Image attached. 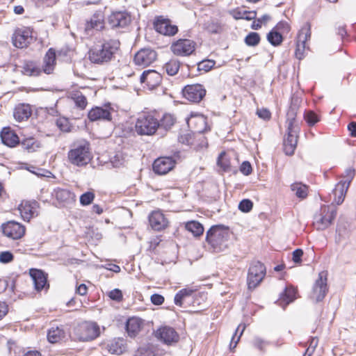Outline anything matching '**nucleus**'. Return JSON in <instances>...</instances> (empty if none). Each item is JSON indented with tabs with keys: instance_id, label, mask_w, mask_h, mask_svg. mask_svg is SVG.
Instances as JSON below:
<instances>
[{
	"instance_id": "1",
	"label": "nucleus",
	"mask_w": 356,
	"mask_h": 356,
	"mask_svg": "<svg viewBox=\"0 0 356 356\" xmlns=\"http://www.w3.org/2000/svg\"><path fill=\"white\" fill-rule=\"evenodd\" d=\"M120 42L115 40L104 41L92 46L88 52L89 60L94 64L104 65L110 62L120 49Z\"/></svg>"
},
{
	"instance_id": "2",
	"label": "nucleus",
	"mask_w": 356,
	"mask_h": 356,
	"mask_svg": "<svg viewBox=\"0 0 356 356\" xmlns=\"http://www.w3.org/2000/svg\"><path fill=\"white\" fill-rule=\"evenodd\" d=\"M160 113L156 110L145 109L138 113L134 129L139 136H154L159 129Z\"/></svg>"
},
{
	"instance_id": "3",
	"label": "nucleus",
	"mask_w": 356,
	"mask_h": 356,
	"mask_svg": "<svg viewBox=\"0 0 356 356\" xmlns=\"http://www.w3.org/2000/svg\"><path fill=\"white\" fill-rule=\"evenodd\" d=\"M286 131L283 140V149L288 156L293 155L296 149L300 128L297 120V113L293 108L286 114Z\"/></svg>"
},
{
	"instance_id": "4",
	"label": "nucleus",
	"mask_w": 356,
	"mask_h": 356,
	"mask_svg": "<svg viewBox=\"0 0 356 356\" xmlns=\"http://www.w3.org/2000/svg\"><path fill=\"white\" fill-rule=\"evenodd\" d=\"M73 334L79 341L87 342L97 339L101 334V328L97 322L84 321L74 328Z\"/></svg>"
},
{
	"instance_id": "5",
	"label": "nucleus",
	"mask_w": 356,
	"mask_h": 356,
	"mask_svg": "<svg viewBox=\"0 0 356 356\" xmlns=\"http://www.w3.org/2000/svg\"><path fill=\"white\" fill-rule=\"evenodd\" d=\"M231 235L229 227L217 225L212 226L207 232L206 241L213 249L225 246Z\"/></svg>"
},
{
	"instance_id": "6",
	"label": "nucleus",
	"mask_w": 356,
	"mask_h": 356,
	"mask_svg": "<svg viewBox=\"0 0 356 356\" xmlns=\"http://www.w3.org/2000/svg\"><path fill=\"white\" fill-rule=\"evenodd\" d=\"M266 275V268L259 261L250 263L247 274V286L248 290L252 291L258 287Z\"/></svg>"
},
{
	"instance_id": "7",
	"label": "nucleus",
	"mask_w": 356,
	"mask_h": 356,
	"mask_svg": "<svg viewBox=\"0 0 356 356\" xmlns=\"http://www.w3.org/2000/svg\"><path fill=\"white\" fill-rule=\"evenodd\" d=\"M337 209L331 205L321 206L319 213L316 214L313 225L317 230H325L332 225L337 216Z\"/></svg>"
},
{
	"instance_id": "8",
	"label": "nucleus",
	"mask_w": 356,
	"mask_h": 356,
	"mask_svg": "<svg viewBox=\"0 0 356 356\" xmlns=\"http://www.w3.org/2000/svg\"><path fill=\"white\" fill-rule=\"evenodd\" d=\"M311 35V24L307 22L299 30L296 39L294 54L298 60H302L305 58L306 51L309 49L307 42L310 40Z\"/></svg>"
},
{
	"instance_id": "9",
	"label": "nucleus",
	"mask_w": 356,
	"mask_h": 356,
	"mask_svg": "<svg viewBox=\"0 0 356 356\" xmlns=\"http://www.w3.org/2000/svg\"><path fill=\"white\" fill-rule=\"evenodd\" d=\"M67 156L70 162L74 165L78 166L86 165L91 160L89 143L85 142L70 150Z\"/></svg>"
},
{
	"instance_id": "10",
	"label": "nucleus",
	"mask_w": 356,
	"mask_h": 356,
	"mask_svg": "<svg viewBox=\"0 0 356 356\" xmlns=\"http://www.w3.org/2000/svg\"><path fill=\"white\" fill-rule=\"evenodd\" d=\"M33 40V29L30 26L17 27L11 37L13 46L18 49L28 47Z\"/></svg>"
},
{
	"instance_id": "11",
	"label": "nucleus",
	"mask_w": 356,
	"mask_h": 356,
	"mask_svg": "<svg viewBox=\"0 0 356 356\" xmlns=\"http://www.w3.org/2000/svg\"><path fill=\"white\" fill-rule=\"evenodd\" d=\"M152 334L158 341L167 346H172L179 341V333L170 325H163L158 327Z\"/></svg>"
},
{
	"instance_id": "12",
	"label": "nucleus",
	"mask_w": 356,
	"mask_h": 356,
	"mask_svg": "<svg viewBox=\"0 0 356 356\" xmlns=\"http://www.w3.org/2000/svg\"><path fill=\"white\" fill-rule=\"evenodd\" d=\"M186 121L192 132L202 134L210 131L207 118L202 113L191 112L189 116L186 118Z\"/></svg>"
},
{
	"instance_id": "13",
	"label": "nucleus",
	"mask_w": 356,
	"mask_h": 356,
	"mask_svg": "<svg viewBox=\"0 0 356 356\" xmlns=\"http://www.w3.org/2000/svg\"><path fill=\"white\" fill-rule=\"evenodd\" d=\"M3 235L11 240H19L26 234V227L15 220H9L1 226Z\"/></svg>"
},
{
	"instance_id": "14",
	"label": "nucleus",
	"mask_w": 356,
	"mask_h": 356,
	"mask_svg": "<svg viewBox=\"0 0 356 356\" xmlns=\"http://www.w3.org/2000/svg\"><path fill=\"white\" fill-rule=\"evenodd\" d=\"M327 275L328 273L325 270L320 272L314 284L311 297L316 302L322 301L328 292Z\"/></svg>"
},
{
	"instance_id": "15",
	"label": "nucleus",
	"mask_w": 356,
	"mask_h": 356,
	"mask_svg": "<svg viewBox=\"0 0 356 356\" xmlns=\"http://www.w3.org/2000/svg\"><path fill=\"white\" fill-rule=\"evenodd\" d=\"M206 94L205 87L200 83L188 84L182 89L184 98L191 103H200L204 98Z\"/></svg>"
},
{
	"instance_id": "16",
	"label": "nucleus",
	"mask_w": 356,
	"mask_h": 356,
	"mask_svg": "<svg viewBox=\"0 0 356 356\" xmlns=\"http://www.w3.org/2000/svg\"><path fill=\"white\" fill-rule=\"evenodd\" d=\"M196 43L189 39H179L173 42L170 45V51L172 53L181 57L188 56L195 51Z\"/></svg>"
},
{
	"instance_id": "17",
	"label": "nucleus",
	"mask_w": 356,
	"mask_h": 356,
	"mask_svg": "<svg viewBox=\"0 0 356 356\" xmlns=\"http://www.w3.org/2000/svg\"><path fill=\"white\" fill-rule=\"evenodd\" d=\"M153 26L157 33L165 36H174L179 31L177 25L173 24L170 19L162 15L154 18Z\"/></svg>"
},
{
	"instance_id": "18",
	"label": "nucleus",
	"mask_w": 356,
	"mask_h": 356,
	"mask_svg": "<svg viewBox=\"0 0 356 356\" xmlns=\"http://www.w3.org/2000/svg\"><path fill=\"white\" fill-rule=\"evenodd\" d=\"M157 56L155 50L151 48H143L136 53L134 63L136 65L145 68L154 63L157 59Z\"/></svg>"
},
{
	"instance_id": "19",
	"label": "nucleus",
	"mask_w": 356,
	"mask_h": 356,
	"mask_svg": "<svg viewBox=\"0 0 356 356\" xmlns=\"http://www.w3.org/2000/svg\"><path fill=\"white\" fill-rule=\"evenodd\" d=\"M39 204L35 200H24L18 206V211L21 218L24 220L29 222L31 219L36 217L39 212Z\"/></svg>"
},
{
	"instance_id": "20",
	"label": "nucleus",
	"mask_w": 356,
	"mask_h": 356,
	"mask_svg": "<svg viewBox=\"0 0 356 356\" xmlns=\"http://www.w3.org/2000/svg\"><path fill=\"white\" fill-rule=\"evenodd\" d=\"M148 221L151 228L156 232L165 230L170 226V221L163 211L156 209L148 216Z\"/></svg>"
},
{
	"instance_id": "21",
	"label": "nucleus",
	"mask_w": 356,
	"mask_h": 356,
	"mask_svg": "<svg viewBox=\"0 0 356 356\" xmlns=\"http://www.w3.org/2000/svg\"><path fill=\"white\" fill-rule=\"evenodd\" d=\"M176 165V161L172 156H160L152 163L153 172L158 175H165L172 170Z\"/></svg>"
},
{
	"instance_id": "22",
	"label": "nucleus",
	"mask_w": 356,
	"mask_h": 356,
	"mask_svg": "<svg viewBox=\"0 0 356 356\" xmlns=\"http://www.w3.org/2000/svg\"><path fill=\"white\" fill-rule=\"evenodd\" d=\"M238 162L237 155L222 151L217 159L216 164L223 172H230L236 167Z\"/></svg>"
},
{
	"instance_id": "23",
	"label": "nucleus",
	"mask_w": 356,
	"mask_h": 356,
	"mask_svg": "<svg viewBox=\"0 0 356 356\" xmlns=\"http://www.w3.org/2000/svg\"><path fill=\"white\" fill-rule=\"evenodd\" d=\"M140 79L144 88L152 90L161 84L163 76L156 70H148L143 72Z\"/></svg>"
},
{
	"instance_id": "24",
	"label": "nucleus",
	"mask_w": 356,
	"mask_h": 356,
	"mask_svg": "<svg viewBox=\"0 0 356 356\" xmlns=\"http://www.w3.org/2000/svg\"><path fill=\"white\" fill-rule=\"evenodd\" d=\"M145 325V320L138 316L129 317L125 323V331L130 338H135L143 330Z\"/></svg>"
},
{
	"instance_id": "25",
	"label": "nucleus",
	"mask_w": 356,
	"mask_h": 356,
	"mask_svg": "<svg viewBox=\"0 0 356 356\" xmlns=\"http://www.w3.org/2000/svg\"><path fill=\"white\" fill-rule=\"evenodd\" d=\"M105 26V15L102 10L95 11L90 19L85 24V31L87 33L93 30L102 31Z\"/></svg>"
},
{
	"instance_id": "26",
	"label": "nucleus",
	"mask_w": 356,
	"mask_h": 356,
	"mask_svg": "<svg viewBox=\"0 0 356 356\" xmlns=\"http://www.w3.org/2000/svg\"><path fill=\"white\" fill-rule=\"evenodd\" d=\"M108 20L113 28L125 27L131 23V17L126 11H114L109 15Z\"/></svg>"
},
{
	"instance_id": "27",
	"label": "nucleus",
	"mask_w": 356,
	"mask_h": 356,
	"mask_svg": "<svg viewBox=\"0 0 356 356\" xmlns=\"http://www.w3.org/2000/svg\"><path fill=\"white\" fill-rule=\"evenodd\" d=\"M0 138L2 143L10 148L17 147L20 139L17 133L10 127H4L0 131Z\"/></svg>"
},
{
	"instance_id": "28",
	"label": "nucleus",
	"mask_w": 356,
	"mask_h": 356,
	"mask_svg": "<svg viewBox=\"0 0 356 356\" xmlns=\"http://www.w3.org/2000/svg\"><path fill=\"white\" fill-rule=\"evenodd\" d=\"M32 113L33 106L29 104H18L13 109V118L18 122L28 121Z\"/></svg>"
},
{
	"instance_id": "29",
	"label": "nucleus",
	"mask_w": 356,
	"mask_h": 356,
	"mask_svg": "<svg viewBox=\"0 0 356 356\" xmlns=\"http://www.w3.org/2000/svg\"><path fill=\"white\" fill-rule=\"evenodd\" d=\"M111 110L112 108L110 107L95 106L89 111L88 118L92 122L97 120L111 121L112 120Z\"/></svg>"
},
{
	"instance_id": "30",
	"label": "nucleus",
	"mask_w": 356,
	"mask_h": 356,
	"mask_svg": "<svg viewBox=\"0 0 356 356\" xmlns=\"http://www.w3.org/2000/svg\"><path fill=\"white\" fill-rule=\"evenodd\" d=\"M277 29L290 30V26L287 22H281L277 24L275 29H273L266 35L267 40L275 47L280 46L283 42V36Z\"/></svg>"
},
{
	"instance_id": "31",
	"label": "nucleus",
	"mask_w": 356,
	"mask_h": 356,
	"mask_svg": "<svg viewBox=\"0 0 356 356\" xmlns=\"http://www.w3.org/2000/svg\"><path fill=\"white\" fill-rule=\"evenodd\" d=\"M297 288L291 285L287 286L284 289V291L280 293L277 302L280 306L285 307L297 299Z\"/></svg>"
},
{
	"instance_id": "32",
	"label": "nucleus",
	"mask_w": 356,
	"mask_h": 356,
	"mask_svg": "<svg viewBox=\"0 0 356 356\" xmlns=\"http://www.w3.org/2000/svg\"><path fill=\"white\" fill-rule=\"evenodd\" d=\"M52 197L58 204H65L75 201V195L71 191L58 188L52 193Z\"/></svg>"
},
{
	"instance_id": "33",
	"label": "nucleus",
	"mask_w": 356,
	"mask_h": 356,
	"mask_svg": "<svg viewBox=\"0 0 356 356\" xmlns=\"http://www.w3.org/2000/svg\"><path fill=\"white\" fill-rule=\"evenodd\" d=\"M29 274L33 282L35 290L40 292L44 288V271L40 269L32 268L29 270Z\"/></svg>"
},
{
	"instance_id": "34",
	"label": "nucleus",
	"mask_w": 356,
	"mask_h": 356,
	"mask_svg": "<svg viewBox=\"0 0 356 356\" xmlns=\"http://www.w3.org/2000/svg\"><path fill=\"white\" fill-rule=\"evenodd\" d=\"M126 341L123 338H114L107 344V350L111 354L121 355L126 350Z\"/></svg>"
},
{
	"instance_id": "35",
	"label": "nucleus",
	"mask_w": 356,
	"mask_h": 356,
	"mask_svg": "<svg viewBox=\"0 0 356 356\" xmlns=\"http://www.w3.org/2000/svg\"><path fill=\"white\" fill-rule=\"evenodd\" d=\"M229 13L236 20L245 19L250 21L257 17V12L255 10H246L243 7H237L232 9Z\"/></svg>"
},
{
	"instance_id": "36",
	"label": "nucleus",
	"mask_w": 356,
	"mask_h": 356,
	"mask_svg": "<svg viewBox=\"0 0 356 356\" xmlns=\"http://www.w3.org/2000/svg\"><path fill=\"white\" fill-rule=\"evenodd\" d=\"M349 186L346 183H342L339 181L336 185L332 191V193L334 195V202L337 205L341 204L344 201L345 197L346 195V193Z\"/></svg>"
},
{
	"instance_id": "37",
	"label": "nucleus",
	"mask_w": 356,
	"mask_h": 356,
	"mask_svg": "<svg viewBox=\"0 0 356 356\" xmlns=\"http://www.w3.org/2000/svg\"><path fill=\"white\" fill-rule=\"evenodd\" d=\"M196 291L197 289H193L192 287H186L179 290L175 296V304L180 307H183L184 301L186 298L191 296Z\"/></svg>"
},
{
	"instance_id": "38",
	"label": "nucleus",
	"mask_w": 356,
	"mask_h": 356,
	"mask_svg": "<svg viewBox=\"0 0 356 356\" xmlns=\"http://www.w3.org/2000/svg\"><path fill=\"white\" fill-rule=\"evenodd\" d=\"M177 122V118L172 113H164L160 115V121L159 120V129L163 128L165 130L170 129Z\"/></svg>"
},
{
	"instance_id": "39",
	"label": "nucleus",
	"mask_w": 356,
	"mask_h": 356,
	"mask_svg": "<svg viewBox=\"0 0 356 356\" xmlns=\"http://www.w3.org/2000/svg\"><path fill=\"white\" fill-rule=\"evenodd\" d=\"M47 124L49 127H53L54 124H56L59 130L63 132H68L70 131L71 128L69 120L67 118L63 117H59L56 120L49 119L47 120Z\"/></svg>"
},
{
	"instance_id": "40",
	"label": "nucleus",
	"mask_w": 356,
	"mask_h": 356,
	"mask_svg": "<svg viewBox=\"0 0 356 356\" xmlns=\"http://www.w3.org/2000/svg\"><path fill=\"white\" fill-rule=\"evenodd\" d=\"M47 339L51 343L60 342L65 337V332L63 329L52 327L47 333Z\"/></svg>"
},
{
	"instance_id": "41",
	"label": "nucleus",
	"mask_w": 356,
	"mask_h": 356,
	"mask_svg": "<svg viewBox=\"0 0 356 356\" xmlns=\"http://www.w3.org/2000/svg\"><path fill=\"white\" fill-rule=\"evenodd\" d=\"M22 73L27 76H38L41 73L40 68L33 61H26L22 67Z\"/></svg>"
},
{
	"instance_id": "42",
	"label": "nucleus",
	"mask_w": 356,
	"mask_h": 356,
	"mask_svg": "<svg viewBox=\"0 0 356 356\" xmlns=\"http://www.w3.org/2000/svg\"><path fill=\"white\" fill-rule=\"evenodd\" d=\"M291 189L295 193L296 195L298 198L305 199L308 195V186L300 182H296L292 184L291 185Z\"/></svg>"
},
{
	"instance_id": "43",
	"label": "nucleus",
	"mask_w": 356,
	"mask_h": 356,
	"mask_svg": "<svg viewBox=\"0 0 356 356\" xmlns=\"http://www.w3.org/2000/svg\"><path fill=\"white\" fill-rule=\"evenodd\" d=\"M181 63L175 58L169 60L163 66V69L169 76L176 75L180 68Z\"/></svg>"
},
{
	"instance_id": "44",
	"label": "nucleus",
	"mask_w": 356,
	"mask_h": 356,
	"mask_svg": "<svg viewBox=\"0 0 356 356\" xmlns=\"http://www.w3.org/2000/svg\"><path fill=\"white\" fill-rule=\"evenodd\" d=\"M303 118L309 127H314L321 121V117L314 111L307 110L304 112Z\"/></svg>"
},
{
	"instance_id": "45",
	"label": "nucleus",
	"mask_w": 356,
	"mask_h": 356,
	"mask_svg": "<svg viewBox=\"0 0 356 356\" xmlns=\"http://www.w3.org/2000/svg\"><path fill=\"white\" fill-rule=\"evenodd\" d=\"M56 65V51L50 48L46 53V74H50Z\"/></svg>"
},
{
	"instance_id": "46",
	"label": "nucleus",
	"mask_w": 356,
	"mask_h": 356,
	"mask_svg": "<svg viewBox=\"0 0 356 356\" xmlns=\"http://www.w3.org/2000/svg\"><path fill=\"white\" fill-rule=\"evenodd\" d=\"M71 98L79 109L84 110L86 108L88 105L87 99L81 92H74L71 95Z\"/></svg>"
},
{
	"instance_id": "47",
	"label": "nucleus",
	"mask_w": 356,
	"mask_h": 356,
	"mask_svg": "<svg viewBox=\"0 0 356 356\" xmlns=\"http://www.w3.org/2000/svg\"><path fill=\"white\" fill-rule=\"evenodd\" d=\"M186 229L191 232L195 236H200L204 233V227L201 223L197 221L188 222L185 226Z\"/></svg>"
},
{
	"instance_id": "48",
	"label": "nucleus",
	"mask_w": 356,
	"mask_h": 356,
	"mask_svg": "<svg viewBox=\"0 0 356 356\" xmlns=\"http://www.w3.org/2000/svg\"><path fill=\"white\" fill-rule=\"evenodd\" d=\"M261 41V37L257 32H250L245 38V43L250 47L257 46Z\"/></svg>"
},
{
	"instance_id": "49",
	"label": "nucleus",
	"mask_w": 356,
	"mask_h": 356,
	"mask_svg": "<svg viewBox=\"0 0 356 356\" xmlns=\"http://www.w3.org/2000/svg\"><path fill=\"white\" fill-rule=\"evenodd\" d=\"M194 132L186 131L181 134L178 137L179 143L186 145H192L194 143Z\"/></svg>"
},
{
	"instance_id": "50",
	"label": "nucleus",
	"mask_w": 356,
	"mask_h": 356,
	"mask_svg": "<svg viewBox=\"0 0 356 356\" xmlns=\"http://www.w3.org/2000/svg\"><path fill=\"white\" fill-rule=\"evenodd\" d=\"M246 327L245 324H239L238 327L236 328V332L234 335L232 337L231 343H230V348H236L238 342L240 340V338L241 335L243 334L245 329Z\"/></svg>"
},
{
	"instance_id": "51",
	"label": "nucleus",
	"mask_w": 356,
	"mask_h": 356,
	"mask_svg": "<svg viewBox=\"0 0 356 356\" xmlns=\"http://www.w3.org/2000/svg\"><path fill=\"white\" fill-rule=\"evenodd\" d=\"M207 30L210 33H220L223 31V26L218 22H211L207 24Z\"/></svg>"
},
{
	"instance_id": "52",
	"label": "nucleus",
	"mask_w": 356,
	"mask_h": 356,
	"mask_svg": "<svg viewBox=\"0 0 356 356\" xmlns=\"http://www.w3.org/2000/svg\"><path fill=\"white\" fill-rule=\"evenodd\" d=\"M95 193L92 191L84 193L80 196V204L83 206L90 204L95 199Z\"/></svg>"
},
{
	"instance_id": "53",
	"label": "nucleus",
	"mask_w": 356,
	"mask_h": 356,
	"mask_svg": "<svg viewBox=\"0 0 356 356\" xmlns=\"http://www.w3.org/2000/svg\"><path fill=\"white\" fill-rule=\"evenodd\" d=\"M216 61L213 60L207 59L203 60L198 63L197 67L199 70L209 72L214 67Z\"/></svg>"
},
{
	"instance_id": "54",
	"label": "nucleus",
	"mask_w": 356,
	"mask_h": 356,
	"mask_svg": "<svg viewBox=\"0 0 356 356\" xmlns=\"http://www.w3.org/2000/svg\"><path fill=\"white\" fill-rule=\"evenodd\" d=\"M15 256L11 251L6 250L0 252V263L9 264L14 261Z\"/></svg>"
},
{
	"instance_id": "55",
	"label": "nucleus",
	"mask_w": 356,
	"mask_h": 356,
	"mask_svg": "<svg viewBox=\"0 0 356 356\" xmlns=\"http://www.w3.org/2000/svg\"><path fill=\"white\" fill-rule=\"evenodd\" d=\"M257 115L261 120L268 122L272 118V113L268 108H258L256 111Z\"/></svg>"
},
{
	"instance_id": "56",
	"label": "nucleus",
	"mask_w": 356,
	"mask_h": 356,
	"mask_svg": "<svg viewBox=\"0 0 356 356\" xmlns=\"http://www.w3.org/2000/svg\"><path fill=\"white\" fill-rule=\"evenodd\" d=\"M253 208V202L249 199H243L238 204V209L243 213L250 212Z\"/></svg>"
},
{
	"instance_id": "57",
	"label": "nucleus",
	"mask_w": 356,
	"mask_h": 356,
	"mask_svg": "<svg viewBox=\"0 0 356 356\" xmlns=\"http://www.w3.org/2000/svg\"><path fill=\"white\" fill-rule=\"evenodd\" d=\"M355 175V170L353 168H348L345 171V174L341 176L343 179L340 180V182L346 183L350 186V184Z\"/></svg>"
},
{
	"instance_id": "58",
	"label": "nucleus",
	"mask_w": 356,
	"mask_h": 356,
	"mask_svg": "<svg viewBox=\"0 0 356 356\" xmlns=\"http://www.w3.org/2000/svg\"><path fill=\"white\" fill-rule=\"evenodd\" d=\"M349 232L346 227H338L337 229V234L335 236V242L340 243L343 239L348 237Z\"/></svg>"
},
{
	"instance_id": "59",
	"label": "nucleus",
	"mask_w": 356,
	"mask_h": 356,
	"mask_svg": "<svg viewBox=\"0 0 356 356\" xmlns=\"http://www.w3.org/2000/svg\"><path fill=\"white\" fill-rule=\"evenodd\" d=\"M108 296L111 300H115L117 302H120L123 300L122 293L121 290L118 289L111 290L108 292Z\"/></svg>"
},
{
	"instance_id": "60",
	"label": "nucleus",
	"mask_w": 356,
	"mask_h": 356,
	"mask_svg": "<svg viewBox=\"0 0 356 356\" xmlns=\"http://www.w3.org/2000/svg\"><path fill=\"white\" fill-rule=\"evenodd\" d=\"M240 172L244 175H249L252 172V168L249 161H243L239 168Z\"/></svg>"
},
{
	"instance_id": "61",
	"label": "nucleus",
	"mask_w": 356,
	"mask_h": 356,
	"mask_svg": "<svg viewBox=\"0 0 356 356\" xmlns=\"http://www.w3.org/2000/svg\"><path fill=\"white\" fill-rule=\"evenodd\" d=\"M150 300L153 305L159 306L164 302L165 298L162 295L154 293L151 296Z\"/></svg>"
},
{
	"instance_id": "62",
	"label": "nucleus",
	"mask_w": 356,
	"mask_h": 356,
	"mask_svg": "<svg viewBox=\"0 0 356 356\" xmlns=\"http://www.w3.org/2000/svg\"><path fill=\"white\" fill-rule=\"evenodd\" d=\"M303 251L302 249H296L292 253V260L296 264H300L302 262V257Z\"/></svg>"
},
{
	"instance_id": "63",
	"label": "nucleus",
	"mask_w": 356,
	"mask_h": 356,
	"mask_svg": "<svg viewBox=\"0 0 356 356\" xmlns=\"http://www.w3.org/2000/svg\"><path fill=\"white\" fill-rule=\"evenodd\" d=\"M9 306L5 301H0V321L8 314Z\"/></svg>"
},
{
	"instance_id": "64",
	"label": "nucleus",
	"mask_w": 356,
	"mask_h": 356,
	"mask_svg": "<svg viewBox=\"0 0 356 356\" xmlns=\"http://www.w3.org/2000/svg\"><path fill=\"white\" fill-rule=\"evenodd\" d=\"M88 286L85 284H78L76 286V293L80 296H86L88 293Z\"/></svg>"
}]
</instances>
